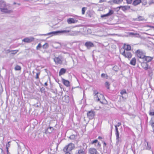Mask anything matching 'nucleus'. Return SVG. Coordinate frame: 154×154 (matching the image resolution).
Returning <instances> with one entry per match:
<instances>
[{
	"label": "nucleus",
	"instance_id": "7ed1b4c3",
	"mask_svg": "<svg viewBox=\"0 0 154 154\" xmlns=\"http://www.w3.org/2000/svg\"><path fill=\"white\" fill-rule=\"evenodd\" d=\"M75 148V144L72 143H68L66 145L63 149L64 152H66V154H70L69 152L71 151Z\"/></svg>",
	"mask_w": 154,
	"mask_h": 154
},
{
	"label": "nucleus",
	"instance_id": "3c124183",
	"mask_svg": "<svg viewBox=\"0 0 154 154\" xmlns=\"http://www.w3.org/2000/svg\"><path fill=\"white\" fill-rule=\"evenodd\" d=\"M98 145H99V143H98Z\"/></svg>",
	"mask_w": 154,
	"mask_h": 154
},
{
	"label": "nucleus",
	"instance_id": "9d476101",
	"mask_svg": "<svg viewBox=\"0 0 154 154\" xmlns=\"http://www.w3.org/2000/svg\"><path fill=\"white\" fill-rule=\"evenodd\" d=\"M153 59V58L152 57L145 55L144 57L142 59L143 61L148 63L151 62L152 60Z\"/></svg>",
	"mask_w": 154,
	"mask_h": 154
},
{
	"label": "nucleus",
	"instance_id": "37998d69",
	"mask_svg": "<svg viewBox=\"0 0 154 154\" xmlns=\"http://www.w3.org/2000/svg\"><path fill=\"white\" fill-rule=\"evenodd\" d=\"M122 124L121 122H118L117 123V127H119Z\"/></svg>",
	"mask_w": 154,
	"mask_h": 154
},
{
	"label": "nucleus",
	"instance_id": "cd10ccee",
	"mask_svg": "<svg viewBox=\"0 0 154 154\" xmlns=\"http://www.w3.org/2000/svg\"><path fill=\"white\" fill-rule=\"evenodd\" d=\"M49 47L48 44L47 43H45L42 46V48L43 49H46L47 48Z\"/></svg>",
	"mask_w": 154,
	"mask_h": 154
},
{
	"label": "nucleus",
	"instance_id": "1a4fd4ad",
	"mask_svg": "<svg viewBox=\"0 0 154 154\" xmlns=\"http://www.w3.org/2000/svg\"><path fill=\"white\" fill-rule=\"evenodd\" d=\"M87 116L90 119H93L95 115V112L92 110L89 111L87 113Z\"/></svg>",
	"mask_w": 154,
	"mask_h": 154
},
{
	"label": "nucleus",
	"instance_id": "f8f14e48",
	"mask_svg": "<svg viewBox=\"0 0 154 154\" xmlns=\"http://www.w3.org/2000/svg\"><path fill=\"white\" fill-rule=\"evenodd\" d=\"M88 152L89 154H99L96 149L94 148H90Z\"/></svg>",
	"mask_w": 154,
	"mask_h": 154
},
{
	"label": "nucleus",
	"instance_id": "20e7f679",
	"mask_svg": "<svg viewBox=\"0 0 154 154\" xmlns=\"http://www.w3.org/2000/svg\"><path fill=\"white\" fill-rule=\"evenodd\" d=\"M141 66L142 68L145 70H148L149 74L152 73V69L147 63L143 61L141 63Z\"/></svg>",
	"mask_w": 154,
	"mask_h": 154
},
{
	"label": "nucleus",
	"instance_id": "6ab92c4d",
	"mask_svg": "<svg viewBox=\"0 0 154 154\" xmlns=\"http://www.w3.org/2000/svg\"><path fill=\"white\" fill-rule=\"evenodd\" d=\"M136 60L135 57L133 58L131 60L130 64L132 65L135 66L136 65Z\"/></svg>",
	"mask_w": 154,
	"mask_h": 154
},
{
	"label": "nucleus",
	"instance_id": "79ce46f5",
	"mask_svg": "<svg viewBox=\"0 0 154 154\" xmlns=\"http://www.w3.org/2000/svg\"><path fill=\"white\" fill-rule=\"evenodd\" d=\"M108 15H106V14H104L103 15H102L101 16V17H108Z\"/></svg>",
	"mask_w": 154,
	"mask_h": 154
},
{
	"label": "nucleus",
	"instance_id": "f03ea898",
	"mask_svg": "<svg viewBox=\"0 0 154 154\" xmlns=\"http://www.w3.org/2000/svg\"><path fill=\"white\" fill-rule=\"evenodd\" d=\"M94 96H96L95 98L98 101H99L100 102L103 104H106L107 101L105 99L103 95L97 92L96 91H94Z\"/></svg>",
	"mask_w": 154,
	"mask_h": 154
},
{
	"label": "nucleus",
	"instance_id": "e433bc0d",
	"mask_svg": "<svg viewBox=\"0 0 154 154\" xmlns=\"http://www.w3.org/2000/svg\"><path fill=\"white\" fill-rule=\"evenodd\" d=\"M149 114L150 116H154V110L153 111H150L149 112Z\"/></svg>",
	"mask_w": 154,
	"mask_h": 154
},
{
	"label": "nucleus",
	"instance_id": "a19ab883",
	"mask_svg": "<svg viewBox=\"0 0 154 154\" xmlns=\"http://www.w3.org/2000/svg\"><path fill=\"white\" fill-rule=\"evenodd\" d=\"M98 141V140H97L96 139V140H93L92 142V144H93L94 143H97Z\"/></svg>",
	"mask_w": 154,
	"mask_h": 154
},
{
	"label": "nucleus",
	"instance_id": "4468645a",
	"mask_svg": "<svg viewBox=\"0 0 154 154\" xmlns=\"http://www.w3.org/2000/svg\"><path fill=\"white\" fill-rule=\"evenodd\" d=\"M67 21L69 24H71L76 23L78 22V21L73 18H70L67 19Z\"/></svg>",
	"mask_w": 154,
	"mask_h": 154
},
{
	"label": "nucleus",
	"instance_id": "dca6fc26",
	"mask_svg": "<svg viewBox=\"0 0 154 154\" xmlns=\"http://www.w3.org/2000/svg\"><path fill=\"white\" fill-rule=\"evenodd\" d=\"M63 83L64 85L66 87H69L70 86V82L67 80L64 79L63 78L62 79Z\"/></svg>",
	"mask_w": 154,
	"mask_h": 154
},
{
	"label": "nucleus",
	"instance_id": "72a5a7b5",
	"mask_svg": "<svg viewBox=\"0 0 154 154\" xmlns=\"http://www.w3.org/2000/svg\"><path fill=\"white\" fill-rule=\"evenodd\" d=\"M42 47V46L41 43H39L38 44L37 46L36 47V49L37 50L40 49Z\"/></svg>",
	"mask_w": 154,
	"mask_h": 154
},
{
	"label": "nucleus",
	"instance_id": "c85d7f7f",
	"mask_svg": "<svg viewBox=\"0 0 154 154\" xmlns=\"http://www.w3.org/2000/svg\"><path fill=\"white\" fill-rule=\"evenodd\" d=\"M53 129H54L53 127H50L47 129V131L48 133H50L52 132Z\"/></svg>",
	"mask_w": 154,
	"mask_h": 154
},
{
	"label": "nucleus",
	"instance_id": "8fccbe9b",
	"mask_svg": "<svg viewBox=\"0 0 154 154\" xmlns=\"http://www.w3.org/2000/svg\"><path fill=\"white\" fill-rule=\"evenodd\" d=\"M0 149L1 150V152H2L3 149L1 148H0Z\"/></svg>",
	"mask_w": 154,
	"mask_h": 154
},
{
	"label": "nucleus",
	"instance_id": "f704fd0d",
	"mask_svg": "<svg viewBox=\"0 0 154 154\" xmlns=\"http://www.w3.org/2000/svg\"><path fill=\"white\" fill-rule=\"evenodd\" d=\"M40 72H38L37 73H36V77H35V78L36 79H38L39 80V75H40Z\"/></svg>",
	"mask_w": 154,
	"mask_h": 154
},
{
	"label": "nucleus",
	"instance_id": "c9c22d12",
	"mask_svg": "<svg viewBox=\"0 0 154 154\" xmlns=\"http://www.w3.org/2000/svg\"><path fill=\"white\" fill-rule=\"evenodd\" d=\"M105 85L106 87L107 88V89H109V83L108 82H105Z\"/></svg>",
	"mask_w": 154,
	"mask_h": 154
},
{
	"label": "nucleus",
	"instance_id": "5701e85b",
	"mask_svg": "<svg viewBox=\"0 0 154 154\" xmlns=\"http://www.w3.org/2000/svg\"><path fill=\"white\" fill-rule=\"evenodd\" d=\"M136 20L139 21H143L145 20V18L143 16H139L136 18Z\"/></svg>",
	"mask_w": 154,
	"mask_h": 154
},
{
	"label": "nucleus",
	"instance_id": "f257e3e1",
	"mask_svg": "<svg viewBox=\"0 0 154 154\" xmlns=\"http://www.w3.org/2000/svg\"><path fill=\"white\" fill-rule=\"evenodd\" d=\"M131 50V47L130 45L124 43L120 49V52L125 58L129 60L132 56V53L130 52Z\"/></svg>",
	"mask_w": 154,
	"mask_h": 154
},
{
	"label": "nucleus",
	"instance_id": "58836bf2",
	"mask_svg": "<svg viewBox=\"0 0 154 154\" xmlns=\"http://www.w3.org/2000/svg\"><path fill=\"white\" fill-rule=\"evenodd\" d=\"M10 146V142H8L7 144L6 145V147L8 148Z\"/></svg>",
	"mask_w": 154,
	"mask_h": 154
},
{
	"label": "nucleus",
	"instance_id": "2eb2a0df",
	"mask_svg": "<svg viewBox=\"0 0 154 154\" xmlns=\"http://www.w3.org/2000/svg\"><path fill=\"white\" fill-rule=\"evenodd\" d=\"M34 40V38L33 37H31L30 38H26L23 39V41L25 42L30 43L33 41Z\"/></svg>",
	"mask_w": 154,
	"mask_h": 154
},
{
	"label": "nucleus",
	"instance_id": "ddd939ff",
	"mask_svg": "<svg viewBox=\"0 0 154 154\" xmlns=\"http://www.w3.org/2000/svg\"><path fill=\"white\" fill-rule=\"evenodd\" d=\"M117 8H121L122 10L123 11H125L126 10H128L130 9V7L129 6H121L119 7H117Z\"/></svg>",
	"mask_w": 154,
	"mask_h": 154
},
{
	"label": "nucleus",
	"instance_id": "603ef678",
	"mask_svg": "<svg viewBox=\"0 0 154 154\" xmlns=\"http://www.w3.org/2000/svg\"><path fill=\"white\" fill-rule=\"evenodd\" d=\"M65 154H66V153Z\"/></svg>",
	"mask_w": 154,
	"mask_h": 154
},
{
	"label": "nucleus",
	"instance_id": "6e6552de",
	"mask_svg": "<svg viewBox=\"0 0 154 154\" xmlns=\"http://www.w3.org/2000/svg\"><path fill=\"white\" fill-rule=\"evenodd\" d=\"M4 3V7H5L6 6V5L4 1H3L2 2ZM1 11L2 12L5 13H10L12 12V11L11 10L8 9L7 8H0Z\"/></svg>",
	"mask_w": 154,
	"mask_h": 154
},
{
	"label": "nucleus",
	"instance_id": "2f4dec72",
	"mask_svg": "<svg viewBox=\"0 0 154 154\" xmlns=\"http://www.w3.org/2000/svg\"><path fill=\"white\" fill-rule=\"evenodd\" d=\"M87 9L86 7H83L82 9V14H84L85 13L86 10Z\"/></svg>",
	"mask_w": 154,
	"mask_h": 154
},
{
	"label": "nucleus",
	"instance_id": "7c9ffc66",
	"mask_svg": "<svg viewBox=\"0 0 154 154\" xmlns=\"http://www.w3.org/2000/svg\"><path fill=\"white\" fill-rule=\"evenodd\" d=\"M101 77L102 78H105L106 79H107L108 78V76L107 74L104 73H102L101 74Z\"/></svg>",
	"mask_w": 154,
	"mask_h": 154
},
{
	"label": "nucleus",
	"instance_id": "b1692460",
	"mask_svg": "<svg viewBox=\"0 0 154 154\" xmlns=\"http://www.w3.org/2000/svg\"><path fill=\"white\" fill-rule=\"evenodd\" d=\"M120 94L122 95V98H124V97L123 96V95L124 94H126L127 92L125 89H123L122 90L120 91Z\"/></svg>",
	"mask_w": 154,
	"mask_h": 154
},
{
	"label": "nucleus",
	"instance_id": "423d86ee",
	"mask_svg": "<svg viewBox=\"0 0 154 154\" xmlns=\"http://www.w3.org/2000/svg\"><path fill=\"white\" fill-rule=\"evenodd\" d=\"M54 60L57 64H61L62 63V58L61 55H59L57 57H55L54 58Z\"/></svg>",
	"mask_w": 154,
	"mask_h": 154
},
{
	"label": "nucleus",
	"instance_id": "a878e982",
	"mask_svg": "<svg viewBox=\"0 0 154 154\" xmlns=\"http://www.w3.org/2000/svg\"><path fill=\"white\" fill-rule=\"evenodd\" d=\"M84 153L85 151L83 149H81L78 150V154H84Z\"/></svg>",
	"mask_w": 154,
	"mask_h": 154
},
{
	"label": "nucleus",
	"instance_id": "9b49d317",
	"mask_svg": "<svg viewBox=\"0 0 154 154\" xmlns=\"http://www.w3.org/2000/svg\"><path fill=\"white\" fill-rule=\"evenodd\" d=\"M85 46L88 48L89 49L91 48L94 47V44L91 42L87 41L85 44Z\"/></svg>",
	"mask_w": 154,
	"mask_h": 154
},
{
	"label": "nucleus",
	"instance_id": "c03bdc74",
	"mask_svg": "<svg viewBox=\"0 0 154 154\" xmlns=\"http://www.w3.org/2000/svg\"><path fill=\"white\" fill-rule=\"evenodd\" d=\"M8 149H9L8 148L6 147V150H7V154H9V151H8Z\"/></svg>",
	"mask_w": 154,
	"mask_h": 154
},
{
	"label": "nucleus",
	"instance_id": "ea45409f",
	"mask_svg": "<svg viewBox=\"0 0 154 154\" xmlns=\"http://www.w3.org/2000/svg\"><path fill=\"white\" fill-rule=\"evenodd\" d=\"M106 1V0H99V3H102Z\"/></svg>",
	"mask_w": 154,
	"mask_h": 154
},
{
	"label": "nucleus",
	"instance_id": "49530a36",
	"mask_svg": "<svg viewBox=\"0 0 154 154\" xmlns=\"http://www.w3.org/2000/svg\"><path fill=\"white\" fill-rule=\"evenodd\" d=\"M103 144L105 146H106V143L105 142H104Z\"/></svg>",
	"mask_w": 154,
	"mask_h": 154
},
{
	"label": "nucleus",
	"instance_id": "f3484780",
	"mask_svg": "<svg viewBox=\"0 0 154 154\" xmlns=\"http://www.w3.org/2000/svg\"><path fill=\"white\" fill-rule=\"evenodd\" d=\"M149 124L151 126L152 130L154 132V116L152 117L149 122Z\"/></svg>",
	"mask_w": 154,
	"mask_h": 154
},
{
	"label": "nucleus",
	"instance_id": "a211bd4d",
	"mask_svg": "<svg viewBox=\"0 0 154 154\" xmlns=\"http://www.w3.org/2000/svg\"><path fill=\"white\" fill-rule=\"evenodd\" d=\"M145 147H143V150H150L151 147L150 145H149L148 144V143L146 141L145 143Z\"/></svg>",
	"mask_w": 154,
	"mask_h": 154
},
{
	"label": "nucleus",
	"instance_id": "473e14b6",
	"mask_svg": "<svg viewBox=\"0 0 154 154\" xmlns=\"http://www.w3.org/2000/svg\"><path fill=\"white\" fill-rule=\"evenodd\" d=\"M113 70L116 72H117L119 69L118 66H115L113 67Z\"/></svg>",
	"mask_w": 154,
	"mask_h": 154
},
{
	"label": "nucleus",
	"instance_id": "bb28decb",
	"mask_svg": "<svg viewBox=\"0 0 154 154\" xmlns=\"http://www.w3.org/2000/svg\"><path fill=\"white\" fill-rule=\"evenodd\" d=\"M123 0H113V2L116 4H119L121 3Z\"/></svg>",
	"mask_w": 154,
	"mask_h": 154
},
{
	"label": "nucleus",
	"instance_id": "aec40b11",
	"mask_svg": "<svg viewBox=\"0 0 154 154\" xmlns=\"http://www.w3.org/2000/svg\"><path fill=\"white\" fill-rule=\"evenodd\" d=\"M117 125H115V127L116 129V137L117 139L118 140L119 138V132L118 131V128H117Z\"/></svg>",
	"mask_w": 154,
	"mask_h": 154
},
{
	"label": "nucleus",
	"instance_id": "39448f33",
	"mask_svg": "<svg viewBox=\"0 0 154 154\" xmlns=\"http://www.w3.org/2000/svg\"><path fill=\"white\" fill-rule=\"evenodd\" d=\"M70 32V30H64L62 31H57L52 32L48 33L47 34V35H50L52 34L53 35H56L58 33H69Z\"/></svg>",
	"mask_w": 154,
	"mask_h": 154
},
{
	"label": "nucleus",
	"instance_id": "09e8293b",
	"mask_svg": "<svg viewBox=\"0 0 154 154\" xmlns=\"http://www.w3.org/2000/svg\"><path fill=\"white\" fill-rule=\"evenodd\" d=\"M70 137H75V135H71Z\"/></svg>",
	"mask_w": 154,
	"mask_h": 154
},
{
	"label": "nucleus",
	"instance_id": "412c9836",
	"mask_svg": "<svg viewBox=\"0 0 154 154\" xmlns=\"http://www.w3.org/2000/svg\"><path fill=\"white\" fill-rule=\"evenodd\" d=\"M141 2V0H135L134 1L133 4L134 6H136Z\"/></svg>",
	"mask_w": 154,
	"mask_h": 154
},
{
	"label": "nucleus",
	"instance_id": "c756f323",
	"mask_svg": "<svg viewBox=\"0 0 154 154\" xmlns=\"http://www.w3.org/2000/svg\"><path fill=\"white\" fill-rule=\"evenodd\" d=\"M21 69L20 66L17 65H16L14 68L15 70H20Z\"/></svg>",
	"mask_w": 154,
	"mask_h": 154
},
{
	"label": "nucleus",
	"instance_id": "0eeeda50",
	"mask_svg": "<svg viewBox=\"0 0 154 154\" xmlns=\"http://www.w3.org/2000/svg\"><path fill=\"white\" fill-rule=\"evenodd\" d=\"M135 54L137 57L140 59H143L145 56V54L142 50L138 49L135 51Z\"/></svg>",
	"mask_w": 154,
	"mask_h": 154
},
{
	"label": "nucleus",
	"instance_id": "4c0bfd02",
	"mask_svg": "<svg viewBox=\"0 0 154 154\" xmlns=\"http://www.w3.org/2000/svg\"><path fill=\"white\" fill-rule=\"evenodd\" d=\"M11 51L14 52L12 53V54H15L18 51V50H12Z\"/></svg>",
	"mask_w": 154,
	"mask_h": 154
},
{
	"label": "nucleus",
	"instance_id": "4be33fe9",
	"mask_svg": "<svg viewBox=\"0 0 154 154\" xmlns=\"http://www.w3.org/2000/svg\"><path fill=\"white\" fill-rule=\"evenodd\" d=\"M66 72V70L64 68H62L61 69L59 72V76H60L61 75L64 74Z\"/></svg>",
	"mask_w": 154,
	"mask_h": 154
},
{
	"label": "nucleus",
	"instance_id": "393cba45",
	"mask_svg": "<svg viewBox=\"0 0 154 154\" xmlns=\"http://www.w3.org/2000/svg\"><path fill=\"white\" fill-rule=\"evenodd\" d=\"M114 11L113 10H109V12L106 14V15L108 16H111L114 14Z\"/></svg>",
	"mask_w": 154,
	"mask_h": 154
},
{
	"label": "nucleus",
	"instance_id": "a18cd8bd",
	"mask_svg": "<svg viewBox=\"0 0 154 154\" xmlns=\"http://www.w3.org/2000/svg\"><path fill=\"white\" fill-rule=\"evenodd\" d=\"M45 86H47L48 85V83L47 82H46L45 83Z\"/></svg>",
	"mask_w": 154,
	"mask_h": 154
},
{
	"label": "nucleus",
	"instance_id": "de8ad7c7",
	"mask_svg": "<svg viewBox=\"0 0 154 154\" xmlns=\"http://www.w3.org/2000/svg\"><path fill=\"white\" fill-rule=\"evenodd\" d=\"M98 138L99 139H101L102 138V137H100V136H99L98 137Z\"/></svg>",
	"mask_w": 154,
	"mask_h": 154
}]
</instances>
